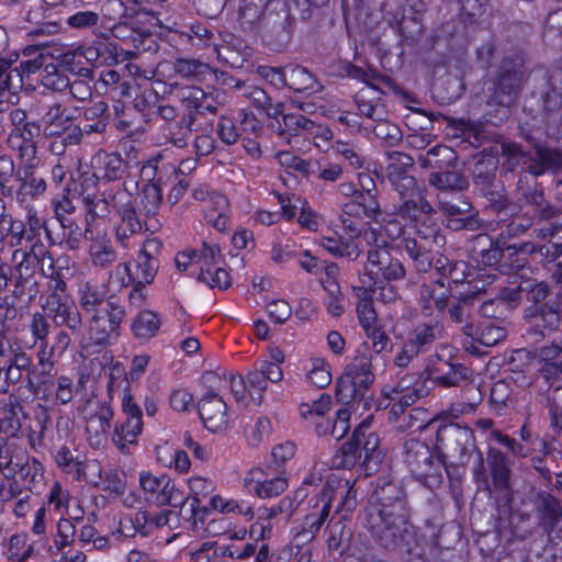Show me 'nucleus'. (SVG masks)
<instances>
[{
  "label": "nucleus",
  "instance_id": "59",
  "mask_svg": "<svg viewBox=\"0 0 562 562\" xmlns=\"http://www.w3.org/2000/svg\"><path fill=\"white\" fill-rule=\"evenodd\" d=\"M74 396L72 380L60 375L57 379L56 400L61 404H67Z\"/></svg>",
  "mask_w": 562,
  "mask_h": 562
},
{
  "label": "nucleus",
  "instance_id": "17",
  "mask_svg": "<svg viewBox=\"0 0 562 562\" xmlns=\"http://www.w3.org/2000/svg\"><path fill=\"white\" fill-rule=\"evenodd\" d=\"M364 87H362L356 97V103L359 112L370 119L382 121L385 114L382 103V86H389V81L384 79H376V82L371 81L370 78L364 79Z\"/></svg>",
  "mask_w": 562,
  "mask_h": 562
},
{
  "label": "nucleus",
  "instance_id": "44",
  "mask_svg": "<svg viewBox=\"0 0 562 562\" xmlns=\"http://www.w3.org/2000/svg\"><path fill=\"white\" fill-rule=\"evenodd\" d=\"M80 304L81 306L88 311H97L99 307L105 304L102 300V294L90 284H86L80 289Z\"/></svg>",
  "mask_w": 562,
  "mask_h": 562
},
{
  "label": "nucleus",
  "instance_id": "31",
  "mask_svg": "<svg viewBox=\"0 0 562 562\" xmlns=\"http://www.w3.org/2000/svg\"><path fill=\"white\" fill-rule=\"evenodd\" d=\"M540 360L543 362L542 371L547 378L562 371V344H552L542 348Z\"/></svg>",
  "mask_w": 562,
  "mask_h": 562
},
{
  "label": "nucleus",
  "instance_id": "60",
  "mask_svg": "<svg viewBox=\"0 0 562 562\" xmlns=\"http://www.w3.org/2000/svg\"><path fill=\"white\" fill-rule=\"evenodd\" d=\"M367 337L372 340V346L375 352L380 353L389 350L390 341L385 334L376 325L364 330Z\"/></svg>",
  "mask_w": 562,
  "mask_h": 562
},
{
  "label": "nucleus",
  "instance_id": "39",
  "mask_svg": "<svg viewBox=\"0 0 562 562\" xmlns=\"http://www.w3.org/2000/svg\"><path fill=\"white\" fill-rule=\"evenodd\" d=\"M140 203L147 213H155L161 203V191L155 183H147L143 188Z\"/></svg>",
  "mask_w": 562,
  "mask_h": 562
},
{
  "label": "nucleus",
  "instance_id": "5",
  "mask_svg": "<svg viewBox=\"0 0 562 562\" xmlns=\"http://www.w3.org/2000/svg\"><path fill=\"white\" fill-rule=\"evenodd\" d=\"M372 358L368 348L358 350L353 359L347 363L345 370L337 381V397L341 402L357 401L362 398L374 381L371 371Z\"/></svg>",
  "mask_w": 562,
  "mask_h": 562
},
{
  "label": "nucleus",
  "instance_id": "30",
  "mask_svg": "<svg viewBox=\"0 0 562 562\" xmlns=\"http://www.w3.org/2000/svg\"><path fill=\"white\" fill-rule=\"evenodd\" d=\"M69 125V120L63 115L59 105L48 109L42 119L44 133L49 136L60 135Z\"/></svg>",
  "mask_w": 562,
  "mask_h": 562
},
{
  "label": "nucleus",
  "instance_id": "55",
  "mask_svg": "<svg viewBox=\"0 0 562 562\" xmlns=\"http://www.w3.org/2000/svg\"><path fill=\"white\" fill-rule=\"evenodd\" d=\"M255 369L265 376L267 382L279 383L283 379V371L277 363L263 360L256 363Z\"/></svg>",
  "mask_w": 562,
  "mask_h": 562
},
{
  "label": "nucleus",
  "instance_id": "29",
  "mask_svg": "<svg viewBox=\"0 0 562 562\" xmlns=\"http://www.w3.org/2000/svg\"><path fill=\"white\" fill-rule=\"evenodd\" d=\"M143 429L142 419L127 418L120 427L115 428L114 442L121 451H125L128 445L136 442Z\"/></svg>",
  "mask_w": 562,
  "mask_h": 562
},
{
  "label": "nucleus",
  "instance_id": "15",
  "mask_svg": "<svg viewBox=\"0 0 562 562\" xmlns=\"http://www.w3.org/2000/svg\"><path fill=\"white\" fill-rule=\"evenodd\" d=\"M199 415L204 427L211 432H224L233 419L224 400L213 392L201 398Z\"/></svg>",
  "mask_w": 562,
  "mask_h": 562
},
{
  "label": "nucleus",
  "instance_id": "8",
  "mask_svg": "<svg viewBox=\"0 0 562 562\" xmlns=\"http://www.w3.org/2000/svg\"><path fill=\"white\" fill-rule=\"evenodd\" d=\"M289 482L283 471L271 468H254L244 477V486L259 498H271L282 494Z\"/></svg>",
  "mask_w": 562,
  "mask_h": 562
},
{
  "label": "nucleus",
  "instance_id": "10",
  "mask_svg": "<svg viewBox=\"0 0 562 562\" xmlns=\"http://www.w3.org/2000/svg\"><path fill=\"white\" fill-rule=\"evenodd\" d=\"M125 316V310L116 301H105L99 307L89 326V334L95 344L106 342L112 335H116L119 326Z\"/></svg>",
  "mask_w": 562,
  "mask_h": 562
},
{
  "label": "nucleus",
  "instance_id": "3",
  "mask_svg": "<svg viewBox=\"0 0 562 562\" xmlns=\"http://www.w3.org/2000/svg\"><path fill=\"white\" fill-rule=\"evenodd\" d=\"M23 55L27 58L21 61V69H10L5 63L0 61V112L19 102V92L22 89L34 88L29 82L33 81V77L49 89H61L66 86L65 78L57 74L56 67L48 63L50 58L42 49L27 47Z\"/></svg>",
  "mask_w": 562,
  "mask_h": 562
},
{
  "label": "nucleus",
  "instance_id": "2",
  "mask_svg": "<svg viewBox=\"0 0 562 562\" xmlns=\"http://www.w3.org/2000/svg\"><path fill=\"white\" fill-rule=\"evenodd\" d=\"M409 229L391 214L379 216L374 222L368 223V228L361 232L352 221L342 218V232L336 236H323L318 245L335 257L355 260L362 251L363 244L375 247H389L393 241L405 236Z\"/></svg>",
  "mask_w": 562,
  "mask_h": 562
},
{
  "label": "nucleus",
  "instance_id": "21",
  "mask_svg": "<svg viewBox=\"0 0 562 562\" xmlns=\"http://www.w3.org/2000/svg\"><path fill=\"white\" fill-rule=\"evenodd\" d=\"M161 327V317L151 310L140 311L132 322L133 335L140 340H149L157 336Z\"/></svg>",
  "mask_w": 562,
  "mask_h": 562
},
{
  "label": "nucleus",
  "instance_id": "38",
  "mask_svg": "<svg viewBox=\"0 0 562 562\" xmlns=\"http://www.w3.org/2000/svg\"><path fill=\"white\" fill-rule=\"evenodd\" d=\"M110 285L114 290H121L128 284H134V272L132 269V262L119 265L115 270L110 274Z\"/></svg>",
  "mask_w": 562,
  "mask_h": 562
},
{
  "label": "nucleus",
  "instance_id": "61",
  "mask_svg": "<svg viewBox=\"0 0 562 562\" xmlns=\"http://www.w3.org/2000/svg\"><path fill=\"white\" fill-rule=\"evenodd\" d=\"M215 542H203L198 549L191 552V562H212L216 557Z\"/></svg>",
  "mask_w": 562,
  "mask_h": 562
},
{
  "label": "nucleus",
  "instance_id": "40",
  "mask_svg": "<svg viewBox=\"0 0 562 562\" xmlns=\"http://www.w3.org/2000/svg\"><path fill=\"white\" fill-rule=\"evenodd\" d=\"M90 254L93 262L100 266L110 263L115 259V252L108 239L94 243L91 246Z\"/></svg>",
  "mask_w": 562,
  "mask_h": 562
},
{
  "label": "nucleus",
  "instance_id": "27",
  "mask_svg": "<svg viewBox=\"0 0 562 562\" xmlns=\"http://www.w3.org/2000/svg\"><path fill=\"white\" fill-rule=\"evenodd\" d=\"M132 269L135 285L149 284L156 274V261L146 250H142L137 259L132 262Z\"/></svg>",
  "mask_w": 562,
  "mask_h": 562
},
{
  "label": "nucleus",
  "instance_id": "11",
  "mask_svg": "<svg viewBox=\"0 0 562 562\" xmlns=\"http://www.w3.org/2000/svg\"><path fill=\"white\" fill-rule=\"evenodd\" d=\"M228 383L236 402L245 406L260 405L268 389L265 376L255 368L247 373L246 378L240 374H232Z\"/></svg>",
  "mask_w": 562,
  "mask_h": 562
},
{
  "label": "nucleus",
  "instance_id": "58",
  "mask_svg": "<svg viewBox=\"0 0 562 562\" xmlns=\"http://www.w3.org/2000/svg\"><path fill=\"white\" fill-rule=\"evenodd\" d=\"M295 447L291 442L280 443L271 450V459L276 465H282L294 456Z\"/></svg>",
  "mask_w": 562,
  "mask_h": 562
},
{
  "label": "nucleus",
  "instance_id": "34",
  "mask_svg": "<svg viewBox=\"0 0 562 562\" xmlns=\"http://www.w3.org/2000/svg\"><path fill=\"white\" fill-rule=\"evenodd\" d=\"M430 183L440 190H463L467 180L456 171L436 172L430 176Z\"/></svg>",
  "mask_w": 562,
  "mask_h": 562
},
{
  "label": "nucleus",
  "instance_id": "35",
  "mask_svg": "<svg viewBox=\"0 0 562 562\" xmlns=\"http://www.w3.org/2000/svg\"><path fill=\"white\" fill-rule=\"evenodd\" d=\"M33 552V546L27 543V536L14 535L9 541V554L10 558L16 562H22L31 557Z\"/></svg>",
  "mask_w": 562,
  "mask_h": 562
},
{
  "label": "nucleus",
  "instance_id": "45",
  "mask_svg": "<svg viewBox=\"0 0 562 562\" xmlns=\"http://www.w3.org/2000/svg\"><path fill=\"white\" fill-rule=\"evenodd\" d=\"M78 480H86L91 484H99L101 480V465L97 460H88L79 463V469L75 473Z\"/></svg>",
  "mask_w": 562,
  "mask_h": 562
},
{
  "label": "nucleus",
  "instance_id": "28",
  "mask_svg": "<svg viewBox=\"0 0 562 562\" xmlns=\"http://www.w3.org/2000/svg\"><path fill=\"white\" fill-rule=\"evenodd\" d=\"M472 327H467V334L471 336L475 341L483 346L492 347L504 339L506 333L504 328L495 326L492 321H484L474 333Z\"/></svg>",
  "mask_w": 562,
  "mask_h": 562
},
{
  "label": "nucleus",
  "instance_id": "52",
  "mask_svg": "<svg viewBox=\"0 0 562 562\" xmlns=\"http://www.w3.org/2000/svg\"><path fill=\"white\" fill-rule=\"evenodd\" d=\"M75 526L69 519L61 518L57 524V536L55 539V546L58 550L69 546L75 536Z\"/></svg>",
  "mask_w": 562,
  "mask_h": 562
},
{
  "label": "nucleus",
  "instance_id": "33",
  "mask_svg": "<svg viewBox=\"0 0 562 562\" xmlns=\"http://www.w3.org/2000/svg\"><path fill=\"white\" fill-rule=\"evenodd\" d=\"M288 86L295 91H315L316 82L305 68L293 66L288 68Z\"/></svg>",
  "mask_w": 562,
  "mask_h": 562
},
{
  "label": "nucleus",
  "instance_id": "63",
  "mask_svg": "<svg viewBox=\"0 0 562 562\" xmlns=\"http://www.w3.org/2000/svg\"><path fill=\"white\" fill-rule=\"evenodd\" d=\"M294 257L293 245L274 243L271 249V259L276 263H285Z\"/></svg>",
  "mask_w": 562,
  "mask_h": 562
},
{
  "label": "nucleus",
  "instance_id": "4",
  "mask_svg": "<svg viewBox=\"0 0 562 562\" xmlns=\"http://www.w3.org/2000/svg\"><path fill=\"white\" fill-rule=\"evenodd\" d=\"M138 496L127 495L124 504L134 506L144 502L156 507L181 509L187 504V494L165 473L155 474L149 470L138 472Z\"/></svg>",
  "mask_w": 562,
  "mask_h": 562
},
{
  "label": "nucleus",
  "instance_id": "6",
  "mask_svg": "<svg viewBox=\"0 0 562 562\" xmlns=\"http://www.w3.org/2000/svg\"><path fill=\"white\" fill-rule=\"evenodd\" d=\"M371 416L366 417L356 428L352 441L342 446L340 453L335 457L336 467H353L359 459L363 458L368 470H372L371 463L376 467L381 462V452L378 451L379 438L375 434L364 436V428L370 427Z\"/></svg>",
  "mask_w": 562,
  "mask_h": 562
},
{
  "label": "nucleus",
  "instance_id": "19",
  "mask_svg": "<svg viewBox=\"0 0 562 562\" xmlns=\"http://www.w3.org/2000/svg\"><path fill=\"white\" fill-rule=\"evenodd\" d=\"M342 211L346 216L367 218V224L381 216L375 196L369 189L355 192Z\"/></svg>",
  "mask_w": 562,
  "mask_h": 562
},
{
  "label": "nucleus",
  "instance_id": "7",
  "mask_svg": "<svg viewBox=\"0 0 562 562\" xmlns=\"http://www.w3.org/2000/svg\"><path fill=\"white\" fill-rule=\"evenodd\" d=\"M406 449L407 464L413 475L429 487L438 485L445 469L441 454L416 440L408 442Z\"/></svg>",
  "mask_w": 562,
  "mask_h": 562
},
{
  "label": "nucleus",
  "instance_id": "49",
  "mask_svg": "<svg viewBox=\"0 0 562 562\" xmlns=\"http://www.w3.org/2000/svg\"><path fill=\"white\" fill-rule=\"evenodd\" d=\"M330 409V397L322 395L317 401L313 403H302L299 406L300 415L303 418L311 417L313 415L322 416Z\"/></svg>",
  "mask_w": 562,
  "mask_h": 562
},
{
  "label": "nucleus",
  "instance_id": "9",
  "mask_svg": "<svg viewBox=\"0 0 562 562\" xmlns=\"http://www.w3.org/2000/svg\"><path fill=\"white\" fill-rule=\"evenodd\" d=\"M368 251V262L366 266V274L361 277L367 281L374 280L379 282H392L404 277L405 270L400 260L392 258L387 251V247H375Z\"/></svg>",
  "mask_w": 562,
  "mask_h": 562
},
{
  "label": "nucleus",
  "instance_id": "54",
  "mask_svg": "<svg viewBox=\"0 0 562 562\" xmlns=\"http://www.w3.org/2000/svg\"><path fill=\"white\" fill-rule=\"evenodd\" d=\"M270 431V422L267 418H258L254 425L246 429L250 445H258Z\"/></svg>",
  "mask_w": 562,
  "mask_h": 562
},
{
  "label": "nucleus",
  "instance_id": "20",
  "mask_svg": "<svg viewBox=\"0 0 562 562\" xmlns=\"http://www.w3.org/2000/svg\"><path fill=\"white\" fill-rule=\"evenodd\" d=\"M331 491L333 484L327 482L323 490L322 498L315 502L313 510L305 517V526L307 527L306 531L311 536H314L319 530L329 515L333 499L330 494Z\"/></svg>",
  "mask_w": 562,
  "mask_h": 562
},
{
  "label": "nucleus",
  "instance_id": "37",
  "mask_svg": "<svg viewBox=\"0 0 562 562\" xmlns=\"http://www.w3.org/2000/svg\"><path fill=\"white\" fill-rule=\"evenodd\" d=\"M297 222L302 228L316 232L323 225L324 218L313 211L307 202H302Z\"/></svg>",
  "mask_w": 562,
  "mask_h": 562
},
{
  "label": "nucleus",
  "instance_id": "41",
  "mask_svg": "<svg viewBox=\"0 0 562 562\" xmlns=\"http://www.w3.org/2000/svg\"><path fill=\"white\" fill-rule=\"evenodd\" d=\"M1 228L7 232L10 237V245L18 247L24 237L25 226L23 222L15 221L11 216H3L1 220Z\"/></svg>",
  "mask_w": 562,
  "mask_h": 562
},
{
  "label": "nucleus",
  "instance_id": "13",
  "mask_svg": "<svg viewBox=\"0 0 562 562\" xmlns=\"http://www.w3.org/2000/svg\"><path fill=\"white\" fill-rule=\"evenodd\" d=\"M172 515L173 512L166 508L156 513L140 509L133 517L121 518L117 532L123 537H131L135 533L147 536L154 529L168 525Z\"/></svg>",
  "mask_w": 562,
  "mask_h": 562
},
{
  "label": "nucleus",
  "instance_id": "42",
  "mask_svg": "<svg viewBox=\"0 0 562 562\" xmlns=\"http://www.w3.org/2000/svg\"><path fill=\"white\" fill-rule=\"evenodd\" d=\"M492 462L493 482L496 486L503 488L507 487L509 480V472L504 462V457L497 452L490 456Z\"/></svg>",
  "mask_w": 562,
  "mask_h": 562
},
{
  "label": "nucleus",
  "instance_id": "36",
  "mask_svg": "<svg viewBox=\"0 0 562 562\" xmlns=\"http://www.w3.org/2000/svg\"><path fill=\"white\" fill-rule=\"evenodd\" d=\"M277 159L279 160L280 165L289 168L294 169L303 175H311L315 173L314 165L310 161H305L294 155H292L289 151H280L277 154Z\"/></svg>",
  "mask_w": 562,
  "mask_h": 562
},
{
  "label": "nucleus",
  "instance_id": "48",
  "mask_svg": "<svg viewBox=\"0 0 562 562\" xmlns=\"http://www.w3.org/2000/svg\"><path fill=\"white\" fill-rule=\"evenodd\" d=\"M427 342L426 335L420 337V335L416 336V339L407 341L402 351L396 356L395 363L398 367H405L408 364L409 360L416 356L419 351L422 345Z\"/></svg>",
  "mask_w": 562,
  "mask_h": 562
},
{
  "label": "nucleus",
  "instance_id": "64",
  "mask_svg": "<svg viewBox=\"0 0 562 562\" xmlns=\"http://www.w3.org/2000/svg\"><path fill=\"white\" fill-rule=\"evenodd\" d=\"M217 134L226 144H235L238 138L236 127L228 119H221L217 126Z\"/></svg>",
  "mask_w": 562,
  "mask_h": 562
},
{
  "label": "nucleus",
  "instance_id": "53",
  "mask_svg": "<svg viewBox=\"0 0 562 562\" xmlns=\"http://www.w3.org/2000/svg\"><path fill=\"white\" fill-rule=\"evenodd\" d=\"M103 168L102 177L109 181L116 180L123 175V161L116 154L105 155Z\"/></svg>",
  "mask_w": 562,
  "mask_h": 562
},
{
  "label": "nucleus",
  "instance_id": "12",
  "mask_svg": "<svg viewBox=\"0 0 562 562\" xmlns=\"http://www.w3.org/2000/svg\"><path fill=\"white\" fill-rule=\"evenodd\" d=\"M222 261L221 249L217 245L204 244L200 250L199 280L211 288L226 289L232 280L228 271L220 266Z\"/></svg>",
  "mask_w": 562,
  "mask_h": 562
},
{
  "label": "nucleus",
  "instance_id": "25",
  "mask_svg": "<svg viewBox=\"0 0 562 562\" xmlns=\"http://www.w3.org/2000/svg\"><path fill=\"white\" fill-rule=\"evenodd\" d=\"M142 225L136 216V212L130 202H126L117 210V221L115 223V233L119 240H124L140 229Z\"/></svg>",
  "mask_w": 562,
  "mask_h": 562
},
{
  "label": "nucleus",
  "instance_id": "62",
  "mask_svg": "<svg viewBox=\"0 0 562 562\" xmlns=\"http://www.w3.org/2000/svg\"><path fill=\"white\" fill-rule=\"evenodd\" d=\"M192 403L193 396L187 390H176L170 395V406L175 411H187Z\"/></svg>",
  "mask_w": 562,
  "mask_h": 562
},
{
  "label": "nucleus",
  "instance_id": "50",
  "mask_svg": "<svg viewBox=\"0 0 562 562\" xmlns=\"http://www.w3.org/2000/svg\"><path fill=\"white\" fill-rule=\"evenodd\" d=\"M167 449H168L167 447H162L158 450V459L165 465L173 468L176 471H178L180 473L188 472L191 467V462H190L188 454L182 450L175 449L172 451V454L170 456V460L167 461V460H164L162 457L160 456V452L164 450H167Z\"/></svg>",
  "mask_w": 562,
  "mask_h": 562
},
{
  "label": "nucleus",
  "instance_id": "14",
  "mask_svg": "<svg viewBox=\"0 0 562 562\" xmlns=\"http://www.w3.org/2000/svg\"><path fill=\"white\" fill-rule=\"evenodd\" d=\"M79 415L86 423V430L95 438V443L101 442L103 437L111 427L113 418V409L108 403H102L95 397L88 398L78 408Z\"/></svg>",
  "mask_w": 562,
  "mask_h": 562
},
{
  "label": "nucleus",
  "instance_id": "22",
  "mask_svg": "<svg viewBox=\"0 0 562 562\" xmlns=\"http://www.w3.org/2000/svg\"><path fill=\"white\" fill-rule=\"evenodd\" d=\"M204 217L209 224L215 229L222 232L227 228L228 217V201L224 195L215 194L205 202L203 206Z\"/></svg>",
  "mask_w": 562,
  "mask_h": 562
},
{
  "label": "nucleus",
  "instance_id": "51",
  "mask_svg": "<svg viewBox=\"0 0 562 562\" xmlns=\"http://www.w3.org/2000/svg\"><path fill=\"white\" fill-rule=\"evenodd\" d=\"M448 371L435 376V380L443 386L458 385L468 376V369L462 366L447 364Z\"/></svg>",
  "mask_w": 562,
  "mask_h": 562
},
{
  "label": "nucleus",
  "instance_id": "18",
  "mask_svg": "<svg viewBox=\"0 0 562 562\" xmlns=\"http://www.w3.org/2000/svg\"><path fill=\"white\" fill-rule=\"evenodd\" d=\"M382 394L383 398L379 401L378 408L381 409L391 405V414L395 418L419 396L418 391L411 387L408 381L404 379L396 386H385Z\"/></svg>",
  "mask_w": 562,
  "mask_h": 562
},
{
  "label": "nucleus",
  "instance_id": "56",
  "mask_svg": "<svg viewBox=\"0 0 562 562\" xmlns=\"http://www.w3.org/2000/svg\"><path fill=\"white\" fill-rule=\"evenodd\" d=\"M55 461L57 465L63 469V471L67 473H72L75 475L77 469H79L80 461L74 459L72 453L66 447L57 450L55 454Z\"/></svg>",
  "mask_w": 562,
  "mask_h": 562
},
{
  "label": "nucleus",
  "instance_id": "26",
  "mask_svg": "<svg viewBox=\"0 0 562 562\" xmlns=\"http://www.w3.org/2000/svg\"><path fill=\"white\" fill-rule=\"evenodd\" d=\"M361 285L356 288V293L359 299L357 304V315L362 328L369 329L376 326V314L372 305L371 295L366 288V280L360 279Z\"/></svg>",
  "mask_w": 562,
  "mask_h": 562
},
{
  "label": "nucleus",
  "instance_id": "43",
  "mask_svg": "<svg viewBox=\"0 0 562 562\" xmlns=\"http://www.w3.org/2000/svg\"><path fill=\"white\" fill-rule=\"evenodd\" d=\"M390 283L391 282L384 281L375 284L374 280H366V288L368 289L369 294L372 293L378 300L389 303L395 301L397 297L395 288Z\"/></svg>",
  "mask_w": 562,
  "mask_h": 562
},
{
  "label": "nucleus",
  "instance_id": "24",
  "mask_svg": "<svg viewBox=\"0 0 562 562\" xmlns=\"http://www.w3.org/2000/svg\"><path fill=\"white\" fill-rule=\"evenodd\" d=\"M305 376L308 383L324 389L331 382V370L327 360L323 357H311L305 367Z\"/></svg>",
  "mask_w": 562,
  "mask_h": 562
},
{
  "label": "nucleus",
  "instance_id": "32",
  "mask_svg": "<svg viewBox=\"0 0 562 562\" xmlns=\"http://www.w3.org/2000/svg\"><path fill=\"white\" fill-rule=\"evenodd\" d=\"M210 508L221 514H239L249 518L254 516L250 507L244 508L238 501L220 494L211 496Z\"/></svg>",
  "mask_w": 562,
  "mask_h": 562
},
{
  "label": "nucleus",
  "instance_id": "57",
  "mask_svg": "<svg viewBox=\"0 0 562 562\" xmlns=\"http://www.w3.org/2000/svg\"><path fill=\"white\" fill-rule=\"evenodd\" d=\"M351 413L349 408H341L337 412L336 420L333 425V436L341 439L348 432L350 427Z\"/></svg>",
  "mask_w": 562,
  "mask_h": 562
},
{
  "label": "nucleus",
  "instance_id": "1",
  "mask_svg": "<svg viewBox=\"0 0 562 562\" xmlns=\"http://www.w3.org/2000/svg\"><path fill=\"white\" fill-rule=\"evenodd\" d=\"M413 159L405 154L394 153L387 166L389 179L404 200L397 216L409 222L407 234L401 244L408 255L417 260L427 252L430 237H436V226L431 220L432 207L425 201L423 191L409 175Z\"/></svg>",
  "mask_w": 562,
  "mask_h": 562
},
{
  "label": "nucleus",
  "instance_id": "46",
  "mask_svg": "<svg viewBox=\"0 0 562 562\" xmlns=\"http://www.w3.org/2000/svg\"><path fill=\"white\" fill-rule=\"evenodd\" d=\"M422 295L430 305L434 302L435 306L442 310L447 304V289L442 283H435L432 285H425L422 290Z\"/></svg>",
  "mask_w": 562,
  "mask_h": 562
},
{
  "label": "nucleus",
  "instance_id": "47",
  "mask_svg": "<svg viewBox=\"0 0 562 562\" xmlns=\"http://www.w3.org/2000/svg\"><path fill=\"white\" fill-rule=\"evenodd\" d=\"M267 313L273 322L283 323L291 316L292 308L285 300L273 299L267 303Z\"/></svg>",
  "mask_w": 562,
  "mask_h": 562
},
{
  "label": "nucleus",
  "instance_id": "16",
  "mask_svg": "<svg viewBox=\"0 0 562 562\" xmlns=\"http://www.w3.org/2000/svg\"><path fill=\"white\" fill-rule=\"evenodd\" d=\"M280 136L288 143H292V137L296 136L300 131L307 132L314 138V145L321 150H327L326 145L331 139L330 130L323 125H316L301 114L284 116V127L278 123Z\"/></svg>",
  "mask_w": 562,
  "mask_h": 562
},
{
  "label": "nucleus",
  "instance_id": "23",
  "mask_svg": "<svg viewBox=\"0 0 562 562\" xmlns=\"http://www.w3.org/2000/svg\"><path fill=\"white\" fill-rule=\"evenodd\" d=\"M187 485L189 488V493H186L187 502L190 501L191 510L196 514L201 503L215 490V484L204 476L193 475L187 480Z\"/></svg>",
  "mask_w": 562,
  "mask_h": 562
}]
</instances>
